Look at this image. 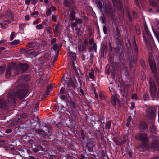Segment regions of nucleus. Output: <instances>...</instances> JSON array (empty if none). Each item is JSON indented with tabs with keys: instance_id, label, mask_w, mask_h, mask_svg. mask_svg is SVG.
Instances as JSON below:
<instances>
[{
	"instance_id": "obj_6",
	"label": "nucleus",
	"mask_w": 159,
	"mask_h": 159,
	"mask_svg": "<svg viewBox=\"0 0 159 159\" xmlns=\"http://www.w3.org/2000/svg\"><path fill=\"white\" fill-rule=\"evenodd\" d=\"M116 29V33L114 34V37L116 39V41L117 43L118 44H119L121 42V35L120 32V30L117 26H116V24H115Z\"/></svg>"
},
{
	"instance_id": "obj_61",
	"label": "nucleus",
	"mask_w": 159,
	"mask_h": 159,
	"mask_svg": "<svg viewBox=\"0 0 159 159\" xmlns=\"http://www.w3.org/2000/svg\"><path fill=\"white\" fill-rule=\"evenodd\" d=\"M94 43V39L93 38H91L89 41V43L90 45H92Z\"/></svg>"
},
{
	"instance_id": "obj_17",
	"label": "nucleus",
	"mask_w": 159,
	"mask_h": 159,
	"mask_svg": "<svg viewBox=\"0 0 159 159\" xmlns=\"http://www.w3.org/2000/svg\"><path fill=\"white\" fill-rule=\"evenodd\" d=\"M97 117L98 118V120L94 119L93 121V122H94V125H93V127L95 126V124H96V122H99V121H100V120H102L103 119H105V117L103 116H101L99 115H98L97 116Z\"/></svg>"
},
{
	"instance_id": "obj_27",
	"label": "nucleus",
	"mask_w": 159,
	"mask_h": 159,
	"mask_svg": "<svg viewBox=\"0 0 159 159\" xmlns=\"http://www.w3.org/2000/svg\"><path fill=\"white\" fill-rule=\"evenodd\" d=\"M111 121L107 122L106 123L105 129L108 131H110V129L111 128Z\"/></svg>"
},
{
	"instance_id": "obj_47",
	"label": "nucleus",
	"mask_w": 159,
	"mask_h": 159,
	"mask_svg": "<svg viewBox=\"0 0 159 159\" xmlns=\"http://www.w3.org/2000/svg\"><path fill=\"white\" fill-rule=\"evenodd\" d=\"M43 25L42 24H39L36 26V28L37 30H41L43 28Z\"/></svg>"
},
{
	"instance_id": "obj_45",
	"label": "nucleus",
	"mask_w": 159,
	"mask_h": 159,
	"mask_svg": "<svg viewBox=\"0 0 159 159\" xmlns=\"http://www.w3.org/2000/svg\"><path fill=\"white\" fill-rule=\"evenodd\" d=\"M140 63L141 66H142L143 68L144 69L146 68V65L143 60L142 59L140 60Z\"/></svg>"
},
{
	"instance_id": "obj_40",
	"label": "nucleus",
	"mask_w": 159,
	"mask_h": 159,
	"mask_svg": "<svg viewBox=\"0 0 159 159\" xmlns=\"http://www.w3.org/2000/svg\"><path fill=\"white\" fill-rule=\"evenodd\" d=\"M29 115V114L28 113H22L21 116H20V118H25L26 117L28 116Z\"/></svg>"
},
{
	"instance_id": "obj_37",
	"label": "nucleus",
	"mask_w": 159,
	"mask_h": 159,
	"mask_svg": "<svg viewBox=\"0 0 159 159\" xmlns=\"http://www.w3.org/2000/svg\"><path fill=\"white\" fill-rule=\"evenodd\" d=\"M80 133L82 139L84 140L85 138V135L84 134V131L82 129H81L80 131Z\"/></svg>"
},
{
	"instance_id": "obj_64",
	"label": "nucleus",
	"mask_w": 159,
	"mask_h": 159,
	"mask_svg": "<svg viewBox=\"0 0 159 159\" xmlns=\"http://www.w3.org/2000/svg\"><path fill=\"white\" fill-rule=\"evenodd\" d=\"M144 28L145 30L146 31V33H149L150 32L148 30V27L147 25H144Z\"/></svg>"
},
{
	"instance_id": "obj_15",
	"label": "nucleus",
	"mask_w": 159,
	"mask_h": 159,
	"mask_svg": "<svg viewBox=\"0 0 159 159\" xmlns=\"http://www.w3.org/2000/svg\"><path fill=\"white\" fill-rule=\"evenodd\" d=\"M19 66L20 68L21 72L23 73L27 71L29 68V65L26 63H20Z\"/></svg>"
},
{
	"instance_id": "obj_29",
	"label": "nucleus",
	"mask_w": 159,
	"mask_h": 159,
	"mask_svg": "<svg viewBox=\"0 0 159 159\" xmlns=\"http://www.w3.org/2000/svg\"><path fill=\"white\" fill-rule=\"evenodd\" d=\"M69 52L70 58L73 59H75L76 58V56L75 53L72 52V51L69 50Z\"/></svg>"
},
{
	"instance_id": "obj_50",
	"label": "nucleus",
	"mask_w": 159,
	"mask_h": 159,
	"mask_svg": "<svg viewBox=\"0 0 159 159\" xmlns=\"http://www.w3.org/2000/svg\"><path fill=\"white\" fill-rule=\"evenodd\" d=\"M67 100H65V102L67 103H69L70 102L72 101L71 100V98L70 97V96H68L66 97Z\"/></svg>"
},
{
	"instance_id": "obj_3",
	"label": "nucleus",
	"mask_w": 159,
	"mask_h": 159,
	"mask_svg": "<svg viewBox=\"0 0 159 159\" xmlns=\"http://www.w3.org/2000/svg\"><path fill=\"white\" fill-rule=\"evenodd\" d=\"M155 108L152 106H149L146 109V117L149 119H152L153 122L155 118Z\"/></svg>"
},
{
	"instance_id": "obj_55",
	"label": "nucleus",
	"mask_w": 159,
	"mask_h": 159,
	"mask_svg": "<svg viewBox=\"0 0 159 159\" xmlns=\"http://www.w3.org/2000/svg\"><path fill=\"white\" fill-rule=\"evenodd\" d=\"M65 91V89L64 87H61L60 89V94H62L64 93V91Z\"/></svg>"
},
{
	"instance_id": "obj_20",
	"label": "nucleus",
	"mask_w": 159,
	"mask_h": 159,
	"mask_svg": "<svg viewBox=\"0 0 159 159\" xmlns=\"http://www.w3.org/2000/svg\"><path fill=\"white\" fill-rule=\"evenodd\" d=\"M112 140L115 142L116 144L118 146L121 145L122 144V141L121 139H119L118 138L113 137L112 138Z\"/></svg>"
},
{
	"instance_id": "obj_35",
	"label": "nucleus",
	"mask_w": 159,
	"mask_h": 159,
	"mask_svg": "<svg viewBox=\"0 0 159 159\" xmlns=\"http://www.w3.org/2000/svg\"><path fill=\"white\" fill-rule=\"evenodd\" d=\"M97 5L100 11H102V9L103 7V6L102 2L99 1H98L97 2Z\"/></svg>"
},
{
	"instance_id": "obj_56",
	"label": "nucleus",
	"mask_w": 159,
	"mask_h": 159,
	"mask_svg": "<svg viewBox=\"0 0 159 159\" xmlns=\"http://www.w3.org/2000/svg\"><path fill=\"white\" fill-rule=\"evenodd\" d=\"M40 143L42 145L44 144V145H47L48 144V142L47 141H46V140H41L40 141Z\"/></svg>"
},
{
	"instance_id": "obj_19",
	"label": "nucleus",
	"mask_w": 159,
	"mask_h": 159,
	"mask_svg": "<svg viewBox=\"0 0 159 159\" xmlns=\"http://www.w3.org/2000/svg\"><path fill=\"white\" fill-rule=\"evenodd\" d=\"M112 96L111 98V102L113 106H115L116 104V93H112Z\"/></svg>"
},
{
	"instance_id": "obj_34",
	"label": "nucleus",
	"mask_w": 159,
	"mask_h": 159,
	"mask_svg": "<svg viewBox=\"0 0 159 159\" xmlns=\"http://www.w3.org/2000/svg\"><path fill=\"white\" fill-rule=\"evenodd\" d=\"M131 120V117L130 116H128L127 119V123H126V126L128 127H129V125L130 123V122Z\"/></svg>"
},
{
	"instance_id": "obj_1",
	"label": "nucleus",
	"mask_w": 159,
	"mask_h": 159,
	"mask_svg": "<svg viewBox=\"0 0 159 159\" xmlns=\"http://www.w3.org/2000/svg\"><path fill=\"white\" fill-rule=\"evenodd\" d=\"M27 93V90L23 85H20L16 87L14 92L10 91L8 94V101L12 103L13 105L16 104V97L17 96L20 99H22Z\"/></svg>"
},
{
	"instance_id": "obj_16",
	"label": "nucleus",
	"mask_w": 159,
	"mask_h": 159,
	"mask_svg": "<svg viewBox=\"0 0 159 159\" xmlns=\"http://www.w3.org/2000/svg\"><path fill=\"white\" fill-rule=\"evenodd\" d=\"M11 68L9 66L7 68L6 73L5 76L7 78H10L11 76Z\"/></svg>"
},
{
	"instance_id": "obj_26",
	"label": "nucleus",
	"mask_w": 159,
	"mask_h": 159,
	"mask_svg": "<svg viewBox=\"0 0 159 159\" xmlns=\"http://www.w3.org/2000/svg\"><path fill=\"white\" fill-rule=\"evenodd\" d=\"M133 48L134 49V52L136 54H138V47L136 44L135 40L134 39V42L133 43Z\"/></svg>"
},
{
	"instance_id": "obj_5",
	"label": "nucleus",
	"mask_w": 159,
	"mask_h": 159,
	"mask_svg": "<svg viewBox=\"0 0 159 159\" xmlns=\"http://www.w3.org/2000/svg\"><path fill=\"white\" fill-rule=\"evenodd\" d=\"M135 138L137 140L144 143L147 142L148 140V135L146 133L137 134L135 136Z\"/></svg>"
},
{
	"instance_id": "obj_23",
	"label": "nucleus",
	"mask_w": 159,
	"mask_h": 159,
	"mask_svg": "<svg viewBox=\"0 0 159 159\" xmlns=\"http://www.w3.org/2000/svg\"><path fill=\"white\" fill-rule=\"evenodd\" d=\"M157 30L159 31V20H157ZM154 33V34L155 35L156 37L158 42L159 43V34L157 32L153 31Z\"/></svg>"
},
{
	"instance_id": "obj_4",
	"label": "nucleus",
	"mask_w": 159,
	"mask_h": 159,
	"mask_svg": "<svg viewBox=\"0 0 159 159\" xmlns=\"http://www.w3.org/2000/svg\"><path fill=\"white\" fill-rule=\"evenodd\" d=\"M80 73V70L77 69L76 68L74 69V76L75 81L77 84H79L80 86H81L82 85V78L80 77L79 74Z\"/></svg>"
},
{
	"instance_id": "obj_63",
	"label": "nucleus",
	"mask_w": 159,
	"mask_h": 159,
	"mask_svg": "<svg viewBox=\"0 0 159 159\" xmlns=\"http://www.w3.org/2000/svg\"><path fill=\"white\" fill-rule=\"evenodd\" d=\"M132 13L134 18L135 19H136L137 18V15L136 13L134 11H133Z\"/></svg>"
},
{
	"instance_id": "obj_32",
	"label": "nucleus",
	"mask_w": 159,
	"mask_h": 159,
	"mask_svg": "<svg viewBox=\"0 0 159 159\" xmlns=\"http://www.w3.org/2000/svg\"><path fill=\"white\" fill-rule=\"evenodd\" d=\"M89 78L92 79V81L94 80L95 76L94 75V72L93 71L89 72Z\"/></svg>"
},
{
	"instance_id": "obj_7",
	"label": "nucleus",
	"mask_w": 159,
	"mask_h": 159,
	"mask_svg": "<svg viewBox=\"0 0 159 159\" xmlns=\"http://www.w3.org/2000/svg\"><path fill=\"white\" fill-rule=\"evenodd\" d=\"M36 133L45 139L48 138L51 135L50 132H45L44 130H36Z\"/></svg>"
},
{
	"instance_id": "obj_28",
	"label": "nucleus",
	"mask_w": 159,
	"mask_h": 159,
	"mask_svg": "<svg viewBox=\"0 0 159 159\" xmlns=\"http://www.w3.org/2000/svg\"><path fill=\"white\" fill-rule=\"evenodd\" d=\"M149 130L150 132L152 133H154L156 132V128L155 125L153 123H152V125L150 128Z\"/></svg>"
},
{
	"instance_id": "obj_53",
	"label": "nucleus",
	"mask_w": 159,
	"mask_h": 159,
	"mask_svg": "<svg viewBox=\"0 0 159 159\" xmlns=\"http://www.w3.org/2000/svg\"><path fill=\"white\" fill-rule=\"evenodd\" d=\"M2 22V23L7 25L8 24L10 23L11 21L9 20H4Z\"/></svg>"
},
{
	"instance_id": "obj_31",
	"label": "nucleus",
	"mask_w": 159,
	"mask_h": 159,
	"mask_svg": "<svg viewBox=\"0 0 159 159\" xmlns=\"http://www.w3.org/2000/svg\"><path fill=\"white\" fill-rule=\"evenodd\" d=\"M57 149L59 152H63L66 150V148H63L62 147L59 146H57L56 147Z\"/></svg>"
},
{
	"instance_id": "obj_36",
	"label": "nucleus",
	"mask_w": 159,
	"mask_h": 159,
	"mask_svg": "<svg viewBox=\"0 0 159 159\" xmlns=\"http://www.w3.org/2000/svg\"><path fill=\"white\" fill-rule=\"evenodd\" d=\"M55 30L54 32H58L60 24L59 23H57L55 25Z\"/></svg>"
},
{
	"instance_id": "obj_33",
	"label": "nucleus",
	"mask_w": 159,
	"mask_h": 159,
	"mask_svg": "<svg viewBox=\"0 0 159 159\" xmlns=\"http://www.w3.org/2000/svg\"><path fill=\"white\" fill-rule=\"evenodd\" d=\"M36 46V43L34 42H30L29 43L28 45L27 46V47H29V48H32Z\"/></svg>"
},
{
	"instance_id": "obj_8",
	"label": "nucleus",
	"mask_w": 159,
	"mask_h": 159,
	"mask_svg": "<svg viewBox=\"0 0 159 159\" xmlns=\"http://www.w3.org/2000/svg\"><path fill=\"white\" fill-rule=\"evenodd\" d=\"M105 11L108 16H110L112 18L115 16V10L111 5H109L108 8L106 9Z\"/></svg>"
},
{
	"instance_id": "obj_41",
	"label": "nucleus",
	"mask_w": 159,
	"mask_h": 159,
	"mask_svg": "<svg viewBox=\"0 0 159 159\" xmlns=\"http://www.w3.org/2000/svg\"><path fill=\"white\" fill-rule=\"evenodd\" d=\"M20 42V41L19 40H15L11 43V45H16L19 44Z\"/></svg>"
},
{
	"instance_id": "obj_48",
	"label": "nucleus",
	"mask_w": 159,
	"mask_h": 159,
	"mask_svg": "<svg viewBox=\"0 0 159 159\" xmlns=\"http://www.w3.org/2000/svg\"><path fill=\"white\" fill-rule=\"evenodd\" d=\"M57 17L56 16L52 14V20L54 22L57 21Z\"/></svg>"
},
{
	"instance_id": "obj_12",
	"label": "nucleus",
	"mask_w": 159,
	"mask_h": 159,
	"mask_svg": "<svg viewBox=\"0 0 159 159\" xmlns=\"http://www.w3.org/2000/svg\"><path fill=\"white\" fill-rule=\"evenodd\" d=\"M139 128L141 131H148V126L146 122L142 121L140 123Z\"/></svg>"
},
{
	"instance_id": "obj_24",
	"label": "nucleus",
	"mask_w": 159,
	"mask_h": 159,
	"mask_svg": "<svg viewBox=\"0 0 159 159\" xmlns=\"http://www.w3.org/2000/svg\"><path fill=\"white\" fill-rule=\"evenodd\" d=\"M6 102L3 99H0V108H6Z\"/></svg>"
},
{
	"instance_id": "obj_10",
	"label": "nucleus",
	"mask_w": 159,
	"mask_h": 159,
	"mask_svg": "<svg viewBox=\"0 0 159 159\" xmlns=\"http://www.w3.org/2000/svg\"><path fill=\"white\" fill-rule=\"evenodd\" d=\"M149 62L150 67L152 72L156 74L157 73V69L155 62L150 58L149 59Z\"/></svg>"
},
{
	"instance_id": "obj_51",
	"label": "nucleus",
	"mask_w": 159,
	"mask_h": 159,
	"mask_svg": "<svg viewBox=\"0 0 159 159\" xmlns=\"http://www.w3.org/2000/svg\"><path fill=\"white\" fill-rule=\"evenodd\" d=\"M143 98L145 101L148 100L149 99L148 96V95L147 94H145L143 95Z\"/></svg>"
},
{
	"instance_id": "obj_60",
	"label": "nucleus",
	"mask_w": 159,
	"mask_h": 159,
	"mask_svg": "<svg viewBox=\"0 0 159 159\" xmlns=\"http://www.w3.org/2000/svg\"><path fill=\"white\" fill-rule=\"evenodd\" d=\"M103 30L104 34H106L107 33V28L104 25L103 27Z\"/></svg>"
},
{
	"instance_id": "obj_49",
	"label": "nucleus",
	"mask_w": 159,
	"mask_h": 159,
	"mask_svg": "<svg viewBox=\"0 0 159 159\" xmlns=\"http://www.w3.org/2000/svg\"><path fill=\"white\" fill-rule=\"evenodd\" d=\"M0 25L1 26V27L3 29H6L7 27V25H6L2 23H0Z\"/></svg>"
},
{
	"instance_id": "obj_52",
	"label": "nucleus",
	"mask_w": 159,
	"mask_h": 159,
	"mask_svg": "<svg viewBox=\"0 0 159 159\" xmlns=\"http://www.w3.org/2000/svg\"><path fill=\"white\" fill-rule=\"evenodd\" d=\"M39 15V13L37 11H34L33 12L31 13L30 15L32 16H38Z\"/></svg>"
},
{
	"instance_id": "obj_43",
	"label": "nucleus",
	"mask_w": 159,
	"mask_h": 159,
	"mask_svg": "<svg viewBox=\"0 0 159 159\" xmlns=\"http://www.w3.org/2000/svg\"><path fill=\"white\" fill-rule=\"evenodd\" d=\"M5 67L4 65L0 66V74H2L4 71Z\"/></svg>"
},
{
	"instance_id": "obj_39",
	"label": "nucleus",
	"mask_w": 159,
	"mask_h": 159,
	"mask_svg": "<svg viewBox=\"0 0 159 159\" xmlns=\"http://www.w3.org/2000/svg\"><path fill=\"white\" fill-rule=\"evenodd\" d=\"M15 36V32H12L11 34L10 38V41L13 40Z\"/></svg>"
},
{
	"instance_id": "obj_25",
	"label": "nucleus",
	"mask_w": 159,
	"mask_h": 159,
	"mask_svg": "<svg viewBox=\"0 0 159 159\" xmlns=\"http://www.w3.org/2000/svg\"><path fill=\"white\" fill-rule=\"evenodd\" d=\"M34 49L28 48L27 47V50H26V53L28 54H31L34 53Z\"/></svg>"
},
{
	"instance_id": "obj_13",
	"label": "nucleus",
	"mask_w": 159,
	"mask_h": 159,
	"mask_svg": "<svg viewBox=\"0 0 159 159\" xmlns=\"http://www.w3.org/2000/svg\"><path fill=\"white\" fill-rule=\"evenodd\" d=\"M63 5L67 7H69L71 9L74 7V2L72 1L68 0H64Z\"/></svg>"
},
{
	"instance_id": "obj_44",
	"label": "nucleus",
	"mask_w": 159,
	"mask_h": 159,
	"mask_svg": "<svg viewBox=\"0 0 159 159\" xmlns=\"http://www.w3.org/2000/svg\"><path fill=\"white\" fill-rule=\"evenodd\" d=\"M52 11L51 8H49L48 9L46 12V15L48 16H50L52 14Z\"/></svg>"
},
{
	"instance_id": "obj_57",
	"label": "nucleus",
	"mask_w": 159,
	"mask_h": 159,
	"mask_svg": "<svg viewBox=\"0 0 159 159\" xmlns=\"http://www.w3.org/2000/svg\"><path fill=\"white\" fill-rule=\"evenodd\" d=\"M75 22L77 24H81L82 23L81 20L80 19L78 18L76 19Z\"/></svg>"
},
{
	"instance_id": "obj_11",
	"label": "nucleus",
	"mask_w": 159,
	"mask_h": 159,
	"mask_svg": "<svg viewBox=\"0 0 159 159\" xmlns=\"http://www.w3.org/2000/svg\"><path fill=\"white\" fill-rule=\"evenodd\" d=\"M143 36L146 44L148 43L149 41H151L153 39L150 32L146 33L145 34L143 33Z\"/></svg>"
},
{
	"instance_id": "obj_21",
	"label": "nucleus",
	"mask_w": 159,
	"mask_h": 159,
	"mask_svg": "<svg viewBox=\"0 0 159 159\" xmlns=\"http://www.w3.org/2000/svg\"><path fill=\"white\" fill-rule=\"evenodd\" d=\"M151 147L152 148L157 149L158 148V143L157 140H152L151 143Z\"/></svg>"
},
{
	"instance_id": "obj_62",
	"label": "nucleus",
	"mask_w": 159,
	"mask_h": 159,
	"mask_svg": "<svg viewBox=\"0 0 159 159\" xmlns=\"http://www.w3.org/2000/svg\"><path fill=\"white\" fill-rule=\"evenodd\" d=\"M57 44L56 43H55L53 45L52 49L56 51L57 48Z\"/></svg>"
},
{
	"instance_id": "obj_14",
	"label": "nucleus",
	"mask_w": 159,
	"mask_h": 159,
	"mask_svg": "<svg viewBox=\"0 0 159 159\" xmlns=\"http://www.w3.org/2000/svg\"><path fill=\"white\" fill-rule=\"evenodd\" d=\"M11 68V70L12 72L15 75H17L19 74L20 70L19 69V66L16 65L13 66H10Z\"/></svg>"
},
{
	"instance_id": "obj_22",
	"label": "nucleus",
	"mask_w": 159,
	"mask_h": 159,
	"mask_svg": "<svg viewBox=\"0 0 159 159\" xmlns=\"http://www.w3.org/2000/svg\"><path fill=\"white\" fill-rule=\"evenodd\" d=\"M75 12L74 10L71 11L69 18L70 20L71 21H74L75 19Z\"/></svg>"
},
{
	"instance_id": "obj_46",
	"label": "nucleus",
	"mask_w": 159,
	"mask_h": 159,
	"mask_svg": "<svg viewBox=\"0 0 159 159\" xmlns=\"http://www.w3.org/2000/svg\"><path fill=\"white\" fill-rule=\"evenodd\" d=\"M45 130V132H49L50 130L49 129L47 125H44L43 127V130Z\"/></svg>"
},
{
	"instance_id": "obj_59",
	"label": "nucleus",
	"mask_w": 159,
	"mask_h": 159,
	"mask_svg": "<svg viewBox=\"0 0 159 159\" xmlns=\"http://www.w3.org/2000/svg\"><path fill=\"white\" fill-rule=\"evenodd\" d=\"M135 107V103L132 102L131 103V106L130 107V109L131 110H133Z\"/></svg>"
},
{
	"instance_id": "obj_54",
	"label": "nucleus",
	"mask_w": 159,
	"mask_h": 159,
	"mask_svg": "<svg viewBox=\"0 0 159 159\" xmlns=\"http://www.w3.org/2000/svg\"><path fill=\"white\" fill-rule=\"evenodd\" d=\"M94 56L93 55L92 53H91L90 54V62L91 63H92L93 61V59L94 58Z\"/></svg>"
},
{
	"instance_id": "obj_42",
	"label": "nucleus",
	"mask_w": 159,
	"mask_h": 159,
	"mask_svg": "<svg viewBox=\"0 0 159 159\" xmlns=\"http://www.w3.org/2000/svg\"><path fill=\"white\" fill-rule=\"evenodd\" d=\"M42 24L43 25H44L46 26H48L49 25L47 19L44 20L42 22Z\"/></svg>"
},
{
	"instance_id": "obj_2",
	"label": "nucleus",
	"mask_w": 159,
	"mask_h": 159,
	"mask_svg": "<svg viewBox=\"0 0 159 159\" xmlns=\"http://www.w3.org/2000/svg\"><path fill=\"white\" fill-rule=\"evenodd\" d=\"M149 92L151 96L153 98L155 97L157 88L156 84L153 79L152 78H149Z\"/></svg>"
},
{
	"instance_id": "obj_30",
	"label": "nucleus",
	"mask_w": 159,
	"mask_h": 159,
	"mask_svg": "<svg viewBox=\"0 0 159 159\" xmlns=\"http://www.w3.org/2000/svg\"><path fill=\"white\" fill-rule=\"evenodd\" d=\"M68 103L70 106L74 109H76V104L73 101L70 102Z\"/></svg>"
},
{
	"instance_id": "obj_18",
	"label": "nucleus",
	"mask_w": 159,
	"mask_h": 159,
	"mask_svg": "<svg viewBox=\"0 0 159 159\" xmlns=\"http://www.w3.org/2000/svg\"><path fill=\"white\" fill-rule=\"evenodd\" d=\"M50 57L49 54L48 53H46L44 54L43 56L41 57V60H43L42 62L44 63L45 61L49 60Z\"/></svg>"
},
{
	"instance_id": "obj_38",
	"label": "nucleus",
	"mask_w": 159,
	"mask_h": 159,
	"mask_svg": "<svg viewBox=\"0 0 159 159\" xmlns=\"http://www.w3.org/2000/svg\"><path fill=\"white\" fill-rule=\"evenodd\" d=\"M6 12L7 15L10 16H13V14L12 13L11 11L9 9L6 11Z\"/></svg>"
},
{
	"instance_id": "obj_9",
	"label": "nucleus",
	"mask_w": 159,
	"mask_h": 159,
	"mask_svg": "<svg viewBox=\"0 0 159 159\" xmlns=\"http://www.w3.org/2000/svg\"><path fill=\"white\" fill-rule=\"evenodd\" d=\"M157 2L155 0H150L149 4L153 7L156 8V12L159 13V0H157Z\"/></svg>"
},
{
	"instance_id": "obj_58",
	"label": "nucleus",
	"mask_w": 159,
	"mask_h": 159,
	"mask_svg": "<svg viewBox=\"0 0 159 159\" xmlns=\"http://www.w3.org/2000/svg\"><path fill=\"white\" fill-rule=\"evenodd\" d=\"M56 39L55 38H52L51 41V44L52 45L56 42Z\"/></svg>"
}]
</instances>
